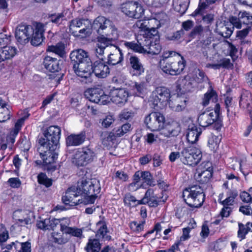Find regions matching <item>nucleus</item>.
I'll return each mask as SVG.
<instances>
[{
	"label": "nucleus",
	"mask_w": 252,
	"mask_h": 252,
	"mask_svg": "<svg viewBox=\"0 0 252 252\" xmlns=\"http://www.w3.org/2000/svg\"><path fill=\"white\" fill-rule=\"evenodd\" d=\"M181 130L179 123L176 121H172L166 124H164L163 128H162L159 132V135L166 138L177 136L180 133Z\"/></svg>",
	"instance_id": "2eb2a0df"
},
{
	"label": "nucleus",
	"mask_w": 252,
	"mask_h": 252,
	"mask_svg": "<svg viewBox=\"0 0 252 252\" xmlns=\"http://www.w3.org/2000/svg\"><path fill=\"white\" fill-rule=\"evenodd\" d=\"M47 51L55 53L60 57H63L64 54V45L59 42L56 45L48 46Z\"/></svg>",
	"instance_id": "49530a36"
},
{
	"label": "nucleus",
	"mask_w": 252,
	"mask_h": 252,
	"mask_svg": "<svg viewBox=\"0 0 252 252\" xmlns=\"http://www.w3.org/2000/svg\"><path fill=\"white\" fill-rule=\"evenodd\" d=\"M225 107L227 109V115L230 113H233L234 110L235 103L233 101L232 97L231 96H227L224 100Z\"/></svg>",
	"instance_id": "0e129e2a"
},
{
	"label": "nucleus",
	"mask_w": 252,
	"mask_h": 252,
	"mask_svg": "<svg viewBox=\"0 0 252 252\" xmlns=\"http://www.w3.org/2000/svg\"><path fill=\"white\" fill-rule=\"evenodd\" d=\"M249 231H252V222H248L246 225L241 222L238 223L237 236L240 241L246 238V236Z\"/></svg>",
	"instance_id": "58836bf2"
},
{
	"label": "nucleus",
	"mask_w": 252,
	"mask_h": 252,
	"mask_svg": "<svg viewBox=\"0 0 252 252\" xmlns=\"http://www.w3.org/2000/svg\"><path fill=\"white\" fill-rule=\"evenodd\" d=\"M183 197L186 204L191 208L200 207L205 197L203 189L199 186L186 188L183 191Z\"/></svg>",
	"instance_id": "423d86ee"
},
{
	"label": "nucleus",
	"mask_w": 252,
	"mask_h": 252,
	"mask_svg": "<svg viewBox=\"0 0 252 252\" xmlns=\"http://www.w3.org/2000/svg\"><path fill=\"white\" fill-rule=\"evenodd\" d=\"M131 129V125L129 123H126L122 126L115 128L113 130L117 137H120L129 132Z\"/></svg>",
	"instance_id": "de8ad7c7"
},
{
	"label": "nucleus",
	"mask_w": 252,
	"mask_h": 252,
	"mask_svg": "<svg viewBox=\"0 0 252 252\" xmlns=\"http://www.w3.org/2000/svg\"><path fill=\"white\" fill-rule=\"evenodd\" d=\"M18 252H31V243L28 241L20 243Z\"/></svg>",
	"instance_id": "774afa93"
},
{
	"label": "nucleus",
	"mask_w": 252,
	"mask_h": 252,
	"mask_svg": "<svg viewBox=\"0 0 252 252\" xmlns=\"http://www.w3.org/2000/svg\"><path fill=\"white\" fill-rule=\"evenodd\" d=\"M238 192L235 189L229 190L227 192V197L221 202L223 206H229L233 205L234 203V200L238 196Z\"/></svg>",
	"instance_id": "a18cd8bd"
},
{
	"label": "nucleus",
	"mask_w": 252,
	"mask_h": 252,
	"mask_svg": "<svg viewBox=\"0 0 252 252\" xmlns=\"http://www.w3.org/2000/svg\"><path fill=\"white\" fill-rule=\"evenodd\" d=\"M132 90L135 94L139 96L144 94L146 91L145 84L143 83H135L134 85L132 87Z\"/></svg>",
	"instance_id": "13d9d810"
},
{
	"label": "nucleus",
	"mask_w": 252,
	"mask_h": 252,
	"mask_svg": "<svg viewBox=\"0 0 252 252\" xmlns=\"http://www.w3.org/2000/svg\"><path fill=\"white\" fill-rule=\"evenodd\" d=\"M9 238L8 231L5 228L0 229V248L4 246Z\"/></svg>",
	"instance_id": "e2e57ef3"
},
{
	"label": "nucleus",
	"mask_w": 252,
	"mask_h": 252,
	"mask_svg": "<svg viewBox=\"0 0 252 252\" xmlns=\"http://www.w3.org/2000/svg\"><path fill=\"white\" fill-rule=\"evenodd\" d=\"M61 128L58 126H52L48 127L44 132L46 140L52 143L54 148H59V140L61 137Z\"/></svg>",
	"instance_id": "ddd939ff"
},
{
	"label": "nucleus",
	"mask_w": 252,
	"mask_h": 252,
	"mask_svg": "<svg viewBox=\"0 0 252 252\" xmlns=\"http://www.w3.org/2000/svg\"><path fill=\"white\" fill-rule=\"evenodd\" d=\"M52 143L47 141L45 138L39 139L37 151L42 160H36L35 162L37 165L42 164L44 166H47L55 162L58 158V154L56 151L58 148H54V150H52Z\"/></svg>",
	"instance_id": "20e7f679"
},
{
	"label": "nucleus",
	"mask_w": 252,
	"mask_h": 252,
	"mask_svg": "<svg viewBox=\"0 0 252 252\" xmlns=\"http://www.w3.org/2000/svg\"><path fill=\"white\" fill-rule=\"evenodd\" d=\"M96 226L98 228L96 236L104 239L106 240H110L111 236L107 234L108 232L107 225L104 221L100 220L96 223Z\"/></svg>",
	"instance_id": "4c0bfd02"
},
{
	"label": "nucleus",
	"mask_w": 252,
	"mask_h": 252,
	"mask_svg": "<svg viewBox=\"0 0 252 252\" xmlns=\"http://www.w3.org/2000/svg\"><path fill=\"white\" fill-rule=\"evenodd\" d=\"M85 250L86 252H99L101 249V244L97 239H89Z\"/></svg>",
	"instance_id": "a19ab883"
},
{
	"label": "nucleus",
	"mask_w": 252,
	"mask_h": 252,
	"mask_svg": "<svg viewBox=\"0 0 252 252\" xmlns=\"http://www.w3.org/2000/svg\"><path fill=\"white\" fill-rule=\"evenodd\" d=\"M151 20H154L153 24H155L158 28H159L162 26L168 23L169 18L168 16L163 12L156 13L153 18Z\"/></svg>",
	"instance_id": "c9c22d12"
},
{
	"label": "nucleus",
	"mask_w": 252,
	"mask_h": 252,
	"mask_svg": "<svg viewBox=\"0 0 252 252\" xmlns=\"http://www.w3.org/2000/svg\"><path fill=\"white\" fill-rule=\"evenodd\" d=\"M117 39H111L105 37H97V41L96 44L95 54L99 58L100 60H103V56L105 49L109 45H112V42Z\"/></svg>",
	"instance_id": "412c9836"
},
{
	"label": "nucleus",
	"mask_w": 252,
	"mask_h": 252,
	"mask_svg": "<svg viewBox=\"0 0 252 252\" xmlns=\"http://www.w3.org/2000/svg\"><path fill=\"white\" fill-rule=\"evenodd\" d=\"M220 114V105L216 104L214 111H206L198 116V123L200 126L205 128L214 125L215 129L219 130L222 126V122L219 117Z\"/></svg>",
	"instance_id": "39448f33"
},
{
	"label": "nucleus",
	"mask_w": 252,
	"mask_h": 252,
	"mask_svg": "<svg viewBox=\"0 0 252 252\" xmlns=\"http://www.w3.org/2000/svg\"><path fill=\"white\" fill-rule=\"evenodd\" d=\"M129 64L132 68L134 72L133 74L140 75L144 71V68L143 65L140 61V60L135 56H130L129 58Z\"/></svg>",
	"instance_id": "cd10ccee"
},
{
	"label": "nucleus",
	"mask_w": 252,
	"mask_h": 252,
	"mask_svg": "<svg viewBox=\"0 0 252 252\" xmlns=\"http://www.w3.org/2000/svg\"><path fill=\"white\" fill-rule=\"evenodd\" d=\"M211 170L204 171L201 169H197L194 175L195 180L201 184L208 182L212 177L213 172Z\"/></svg>",
	"instance_id": "e433bc0d"
},
{
	"label": "nucleus",
	"mask_w": 252,
	"mask_h": 252,
	"mask_svg": "<svg viewBox=\"0 0 252 252\" xmlns=\"http://www.w3.org/2000/svg\"><path fill=\"white\" fill-rule=\"evenodd\" d=\"M220 139L217 136L212 135L208 139V144L212 150H215L218 147Z\"/></svg>",
	"instance_id": "680f3d73"
},
{
	"label": "nucleus",
	"mask_w": 252,
	"mask_h": 252,
	"mask_svg": "<svg viewBox=\"0 0 252 252\" xmlns=\"http://www.w3.org/2000/svg\"><path fill=\"white\" fill-rule=\"evenodd\" d=\"M189 4V0H181L179 5L176 8L180 14L183 15L187 11Z\"/></svg>",
	"instance_id": "338daca9"
},
{
	"label": "nucleus",
	"mask_w": 252,
	"mask_h": 252,
	"mask_svg": "<svg viewBox=\"0 0 252 252\" xmlns=\"http://www.w3.org/2000/svg\"><path fill=\"white\" fill-rule=\"evenodd\" d=\"M121 8L122 12L131 18L139 19L144 14L143 7L137 2L128 1L123 3Z\"/></svg>",
	"instance_id": "f8f14e48"
},
{
	"label": "nucleus",
	"mask_w": 252,
	"mask_h": 252,
	"mask_svg": "<svg viewBox=\"0 0 252 252\" xmlns=\"http://www.w3.org/2000/svg\"><path fill=\"white\" fill-rule=\"evenodd\" d=\"M234 27H228L226 25H223L220 29H217L218 34L224 38H229L233 32Z\"/></svg>",
	"instance_id": "864d4df0"
},
{
	"label": "nucleus",
	"mask_w": 252,
	"mask_h": 252,
	"mask_svg": "<svg viewBox=\"0 0 252 252\" xmlns=\"http://www.w3.org/2000/svg\"><path fill=\"white\" fill-rule=\"evenodd\" d=\"M84 95L90 101L95 103L104 105L109 102L108 96L99 88H89L85 92Z\"/></svg>",
	"instance_id": "9b49d317"
},
{
	"label": "nucleus",
	"mask_w": 252,
	"mask_h": 252,
	"mask_svg": "<svg viewBox=\"0 0 252 252\" xmlns=\"http://www.w3.org/2000/svg\"><path fill=\"white\" fill-rule=\"evenodd\" d=\"M115 50L108 57L107 63L109 65H115L118 64L123 60L122 50L117 46H114Z\"/></svg>",
	"instance_id": "393cba45"
},
{
	"label": "nucleus",
	"mask_w": 252,
	"mask_h": 252,
	"mask_svg": "<svg viewBox=\"0 0 252 252\" xmlns=\"http://www.w3.org/2000/svg\"><path fill=\"white\" fill-rule=\"evenodd\" d=\"M10 118V111L5 102L0 98V122H4Z\"/></svg>",
	"instance_id": "ea45409f"
},
{
	"label": "nucleus",
	"mask_w": 252,
	"mask_h": 252,
	"mask_svg": "<svg viewBox=\"0 0 252 252\" xmlns=\"http://www.w3.org/2000/svg\"><path fill=\"white\" fill-rule=\"evenodd\" d=\"M164 115L158 112H153L147 115L144 119V124L151 131L160 132L165 123Z\"/></svg>",
	"instance_id": "1a4fd4ad"
},
{
	"label": "nucleus",
	"mask_w": 252,
	"mask_h": 252,
	"mask_svg": "<svg viewBox=\"0 0 252 252\" xmlns=\"http://www.w3.org/2000/svg\"><path fill=\"white\" fill-rule=\"evenodd\" d=\"M49 19L50 21L58 26L67 21L63 12L52 14L49 16Z\"/></svg>",
	"instance_id": "c03bdc74"
},
{
	"label": "nucleus",
	"mask_w": 252,
	"mask_h": 252,
	"mask_svg": "<svg viewBox=\"0 0 252 252\" xmlns=\"http://www.w3.org/2000/svg\"><path fill=\"white\" fill-rule=\"evenodd\" d=\"M100 189L99 182L96 179H82L80 182H78L77 190L81 194L87 195L84 199V204L94 203Z\"/></svg>",
	"instance_id": "f03ea898"
},
{
	"label": "nucleus",
	"mask_w": 252,
	"mask_h": 252,
	"mask_svg": "<svg viewBox=\"0 0 252 252\" xmlns=\"http://www.w3.org/2000/svg\"><path fill=\"white\" fill-rule=\"evenodd\" d=\"M136 42L125 41L124 45L128 49H130L134 52L145 53L147 50L144 48V46L146 45L144 42H147V37L140 34L136 37Z\"/></svg>",
	"instance_id": "f3484780"
},
{
	"label": "nucleus",
	"mask_w": 252,
	"mask_h": 252,
	"mask_svg": "<svg viewBox=\"0 0 252 252\" xmlns=\"http://www.w3.org/2000/svg\"><path fill=\"white\" fill-rule=\"evenodd\" d=\"M82 230L75 227H70L64 232L66 234H69L72 236L81 238L82 236Z\"/></svg>",
	"instance_id": "052dcab7"
},
{
	"label": "nucleus",
	"mask_w": 252,
	"mask_h": 252,
	"mask_svg": "<svg viewBox=\"0 0 252 252\" xmlns=\"http://www.w3.org/2000/svg\"><path fill=\"white\" fill-rule=\"evenodd\" d=\"M79 194L81 193L79 190H77V188H70L66 190L65 195L62 197L63 202L64 204L71 206H74L82 203L84 204V199H76Z\"/></svg>",
	"instance_id": "4468645a"
},
{
	"label": "nucleus",
	"mask_w": 252,
	"mask_h": 252,
	"mask_svg": "<svg viewBox=\"0 0 252 252\" xmlns=\"http://www.w3.org/2000/svg\"><path fill=\"white\" fill-rule=\"evenodd\" d=\"M37 181L39 184H42L47 188L52 185V180L48 178L46 175L43 173H40L38 175Z\"/></svg>",
	"instance_id": "6e6d98bb"
},
{
	"label": "nucleus",
	"mask_w": 252,
	"mask_h": 252,
	"mask_svg": "<svg viewBox=\"0 0 252 252\" xmlns=\"http://www.w3.org/2000/svg\"><path fill=\"white\" fill-rule=\"evenodd\" d=\"M154 21L151 19L138 20L134 24L133 28L139 29L141 31L147 32L151 28V26L153 25Z\"/></svg>",
	"instance_id": "37998d69"
},
{
	"label": "nucleus",
	"mask_w": 252,
	"mask_h": 252,
	"mask_svg": "<svg viewBox=\"0 0 252 252\" xmlns=\"http://www.w3.org/2000/svg\"><path fill=\"white\" fill-rule=\"evenodd\" d=\"M153 104L157 109L166 105L171 97L170 90L165 87H158L152 92Z\"/></svg>",
	"instance_id": "9d476101"
},
{
	"label": "nucleus",
	"mask_w": 252,
	"mask_h": 252,
	"mask_svg": "<svg viewBox=\"0 0 252 252\" xmlns=\"http://www.w3.org/2000/svg\"><path fill=\"white\" fill-rule=\"evenodd\" d=\"M45 25L42 23H36L33 32L31 36V43L33 46L39 45L43 40V32L45 31Z\"/></svg>",
	"instance_id": "6ab92c4d"
},
{
	"label": "nucleus",
	"mask_w": 252,
	"mask_h": 252,
	"mask_svg": "<svg viewBox=\"0 0 252 252\" xmlns=\"http://www.w3.org/2000/svg\"><path fill=\"white\" fill-rule=\"evenodd\" d=\"M160 201L159 198L155 194L153 189H149L146 191L144 197L140 200V203L148 204L151 207H156Z\"/></svg>",
	"instance_id": "4be33fe9"
},
{
	"label": "nucleus",
	"mask_w": 252,
	"mask_h": 252,
	"mask_svg": "<svg viewBox=\"0 0 252 252\" xmlns=\"http://www.w3.org/2000/svg\"><path fill=\"white\" fill-rule=\"evenodd\" d=\"M30 116V114L26 112L23 116L19 119L15 124L14 128L11 130L15 134H18L19 131L21 130L22 126L24 124L26 119H27Z\"/></svg>",
	"instance_id": "3c124183"
},
{
	"label": "nucleus",
	"mask_w": 252,
	"mask_h": 252,
	"mask_svg": "<svg viewBox=\"0 0 252 252\" xmlns=\"http://www.w3.org/2000/svg\"><path fill=\"white\" fill-rule=\"evenodd\" d=\"M22 30H23V28L16 29L15 31V37L20 43L24 44L29 42L30 37L28 36L27 35L22 33Z\"/></svg>",
	"instance_id": "5fc2aeb1"
},
{
	"label": "nucleus",
	"mask_w": 252,
	"mask_h": 252,
	"mask_svg": "<svg viewBox=\"0 0 252 252\" xmlns=\"http://www.w3.org/2000/svg\"><path fill=\"white\" fill-rule=\"evenodd\" d=\"M147 42H144L146 46H148L146 53L152 55H158L161 51L162 48L159 41L156 40L154 42L151 41L150 39L147 38Z\"/></svg>",
	"instance_id": "72a5a7b5"
},
{
	"label": "nucleus",
	"mask_w": 252,
	"mask_h": 252,
	"mask_svg": "<svg viewBox=\"0 0 252 252\" xmlns=\"http://www.w3.org/2000/svg\"><path fill=\"white\" fill-rule=\"evenodd\" d=\"M200 150L193 145L184 148L181 151V161L185 164L194 166L202 158Z\"/></svg>",
	"instance_id": "0eeeda50"
},
{
	"label": "nucleus",
	"mask_w": 252,
	"mask_h": 252,
	"mask_svg": "<svg viewBox=\"0 0 252 252\" xmlns=\"http://www.w3.org/2000/svg\"><path fill=\"white\" fill-rule=\"evenodd\" d=\"M141 175H140L141 179L144 181L148 185L150 186H154L155 184L153 180V176L149 171H141Z\"/></svg>",
	"instance_id": "bf43d9fd"
},
{
	"label": "nucleus",
	"mask_w": 252,
	"mask_h": 252,
	"mask_svg": "<svg viewBox=\"0 0 252 252\" xmlns=\"http://www.w3.org/2000/svg\"><path fill=\"white\" fill-rule=\"evenodd\" d=\"M86 138V134L81 132L78 134H71L66 138L67 146H77L82 144Z\"/></svg>",
	"instance_id": "5701e85b"
},
{
	"label": "nucleus",
	"mask_w": 252,
	"mask_h": 252,
	"mask_svg": "<svg viewBox=\"0 0 252 252\" xmlns=\"http://www.w3.org/2000/svg\"><path fill=\"white\" fill-rule=\"evenodd\" d=\"M229 21L233 26L240 29L242 24L249 25L252 24V15L246 11H240L238 18L231 16L229 18Z\"/></svg>",
	"instance_id": "dca6fc26"
},
{
	"label": "nucleus",
	"mask_w": 252,
	"mask_h": 252,
	"mask_svg": "<svg viewBox=\"0 0 252 252\" xmlns=\"http://www.w3.org/2000/svg\"><path fill=\"white\" fill-rule=\"evenodd\" d=\"M239 105L243 109L250 110L252 107V95L249 91L244 92L240 97Z\"/></svg>",
	"instance_id": "2f4dec72"
},
{
	"label": "nucleus",
	"mask_w": 252,
	"mask_h": 252,
	"mask_svg": "<svg viewBox=\"0 0 252 252\" xmlns=\"http://www.w3.org/2000/svg\"><path fill=\"white\" fill-rule=\"evenodd\" d=\"M43 64L47 70L51 72H58L61 69L59 61L50 56L44 58Z\"/></svg>",
	"instance_id": "b1692460"
},
{
	"label": "nucleus",
	"mask_w": 252,
	"mask_h": 252,
	"mask_svg": "<svg viewBox=\"0 0 252 252\" xmlns=\"http://www.w3.org/2000/svg\"><path fill=\"white\" fill-rule=\"evenodd\" d=\"M202 133L201 129L196 126L192 125L188 129L187 138L189 142L194 143L198 141L199 136Z\"/></svg>",
	"instance_id": "7c9ffc66"
},
{
	"label": "nucleus",
	"mask_w": 252,
	"mask_h": 252,
	"mask_svg": "<svg viewBox=\"0 0 252 252\" xmlns=\"http://www.w3.org/2000/svg\"><path fill=\"white\" fill-rule=\"evenodd\" d=\"M52 241L58 244L63 245L68 242V239L65 238L63 234L58 232H53L51 233Z\"/></svg>",
	"instance_id": "603ef678"
},
{
	"label": "nucleus",
	"mask_w": 252,
	"mask_h": 252,
	"mask_svg": "<svg viewBox=\"0 0 252 252\" xmlns=\"http://www.w3.org/2000/svg\"><path fill=\"white\" fill-rule=\"evenodd\" d=\"M218 99L217 93L214 90L211 89L210 91H208L204 94L201 104L204 107L207 106L210 102L214 103L215 105L216 104H218L217 103Z\"/></svg>",
	"instance_id": "f704fd0d"
},
{
	"label": "nucleus",
	"mask_w": 252,
	"mask_h": 252,
	"mask_svg": "<svg viewBox=\"0 0 252 252\" xmlns=\"http://www.w3.org/2000/svg\"><path fill=\"white\" fill-rule=\"evenodd\" d=\"M194 80L189 75L181 78L178 80V86L185 92H189L194 88Z\"/></svg>",
	"instance_id": "c756f323"
},
{
	"label": "nucleus",
	"mask_w": 252,
	"mask_h": 252,
	"mask_svg": "<svg viewBox=\"0 0 252 252\" xmlns=\"http://www.w3.org/2000/svg\"><path fill=\"white\" fill-rule=\"evenodd\" d=\"M93 72L98 78H104L107 76L110 73L109 68L103 60H98L92 65Z\"/></svg>",
	"instance_id": "aec40b11"
},
{
	"label": "nucleus",
	"mask_w": 252,
	"mask_h": 252,
	"mask_svg": "<svg viewBox=\"0 0 252 252\" xmlns=\"http://www.w3.org/2000/svg\"><path fill=\"white\" fill-rule=\"evenodd\" d=\"M128 96V92L125 89H113L110 92V97L112 101L117 104H124Z\"/></svg>",
	"instance_id": "a211bd4d"
},
{
	"label": "nucleus",
	"mask_w": 252,
	"mask_h": 252,
	"mask_svg": "<svg viewBox=\"0 0 252 252\" xmlns=\"http://www.w3.org/2000/svg\"><path fill=\"white\" fill-rule=\"evenodd\" d=\"M186 65V61L183 56L178 54L174 58L172 75H177L181 73Z\"/></svg>",
	"instance_id": "a878e982"
},
{
	"label": "nucleus",
	"mask_w": 252,
	"mask_h": 252,
	"mask_svg": "<svg viewBox=\"0 0 252 252\" xmlns=\"http://www.w3.org/2000/svg\"><path fill=\"white\" fill-rule=\"evenodd\" d=\"M70 58L74 71L80 77V81L86 84L92 83V62L88 53L82 49L74 50L71 52Z\"/></svg>",
	"instance_id": "f257e3e1"
},
{
	"label": "nucleus",
	"mask_w": 252,
	"mask_h": 252,
	"mask_svg": "<svg viewBox=\"0 0 252 252\" xmlns=\"http://www.w3.org/2000/svg\"><path fill=\"white\" fill-rule=\"evenodd\" d=\"M178 54H179L174 51H169L164 52L162 55V59L160 60L159 62H162L163 61L165 62L168 60H172Z\"/></svg>",
	"instance_id": "69168bd1"
},
{
	"label": "nucleus",
	"mask_w": 252,
	"mask_h": 252,
	"mask_svg": "<svg viewBox=\"0 0 252 252\" xmlns=\"http://www.w3.org/2000/svg\"><path fill=\"white\" fill-rule=\"evenodd\" d=\"M102 143L107 148L112 147L116 142L118 137L113 130L110 132H106L102 134Z\"/></svg>",
	"instance_id": "473e14b6"
},
{
	"label": "nucleus",
	"mask_w": 252,
	"mask_h": 252,
	"mask_svg": "<svg viewBox=\"0 0 252 252\" xmlns=\"http://www.w3.org/2000/svg\"><path fill=\"white\" fill-rule=\"evenodd\" d=\"M94 156L92 150L84 147L74 153L72 157V162L77 167L85 166L93 160Z\"/></svg>",
	"instance_id": "6e6552de"
},
{
	"label": "nucleus",
	"mask_w": 252,
	"mask_h": 252,
	"mask_svg": "<svg viewBox=\"0 0 252 252\" xmlns=\"http://www.w3.org/2000/svg\"><path fill=\"white\" fill-rule=\"evenodd\" d=\"M172 60H168L165 62H159L160 67L161 70L166 74L172 75V68H173V62Z\"/></svg>",
	"instance_id": "8fccbe9b"
},
{
	"label": "nucleus",
	"mask_w": 252,
	"mask_h": 252,
	"mask_svg": "<svg viewBox=\"0 0 252 252\" xmlns=\"http://www.w3.org/2000/svg\"><path fill=\"white\" fill-rule=\"evenodd\" d=\"M17 53L15 47L5 46L0 48V62L13 58Z\"/></svg>",
	"instance_id": "bb28decb"
},
{
	"label": "nucleus",
	"mask_w": 252,
	"mask_h": 252,
	"mask_svg": "<svg viewBox=\"0 0 252 252\" xmlns=\"http://www.w3.org/2000/svg\"><path fill=\"white\" fill-rule=\"evenodd\" d=\"M217 0H199L197 8L192 13V16H196L198 14H202L204 11L209 6L216 2Z\"/></svg>",
	"instance_id": "79ce46f5"
},
{
	"label": "nucleus",
	"mask_w": 252,
	"mask_h": 252,
	"mask_svg": "<svg viewBox=\"0 0 252 252\" xmlns=\"http://www.w3.org/2000/svg\"><path fill=\"white\" fill-rule=\"evenodd\" d=\"M140 200H137L134 196L130 193L125 194L124 198V203L129 207H134L142 204V203H140Z\"/></svg>",
	"instance_id": "09e8293b"
},
{
	"label": "nucleus",
	"mask_w": 252,
	"mask_h": 252,
	"mask_svg": "<svg viewBox=\"0 0 252 252\" xmlns=\"http://www.w3.org/2000/svg\"><path fill=\"white\" fill-rule=\"evenodd\" d=\"M19 246H20V242L18 241H15V242H11L10 244H5L1 248L2 249H5V251L7 252H18Z\"/></svg>",
	"instance_id": "4d7b16f0"
},
{
	"label": "nucleus",
	"mask_w": 252,
	"mask_h": 252,
	"mask_svg": "<svg viewBox=\"0 0 252 252\" xmlns=\"http://www.w3.org/2000/svg\"><path fill=\"white\" fill-rule=\"evenodd\" d=\"M90 22L87 19H74L70 22L69 32L74 35H76L77 31L76 29L80 28L83 27H89L90 25Z\"/></svg>",
	"instance_id": "c85d7f7f"
},
{
	"label": "nucleus",
	"mask_w": 252,
	"mask_h": 252,
	"mask_svg": "<svg viewBox=\"0 0 252 252\" xmlns=\"http://www.w3.org/2000/svg\"><path fill=\"white\" fill-rule=\"evenodd\" d=\"M92 27L97 33L111 39H117L119 33L111 21L103 16L97 17L94 21Z\"/></svg>",
	"instance_id": "7ed1b4c3"
}]
</instances>
